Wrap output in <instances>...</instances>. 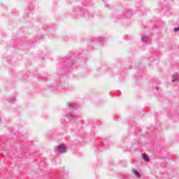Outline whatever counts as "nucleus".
<instances>
[{"label":"nucleus","instance_id":"f257e3e1","mask_svg":"<svg viewBox=\"0 0 179 179\" xmlns=\"http://www.w3.org/2000/svg\"><path fill=\"white\" fill-rule=\"evenodd\" d=\"M57 152H59V153H65V152H66V147H65L64 145H59Z\"/></svg>","mask_w":179,"mask_h":179},{"label":"nucleus","instance_id":"f03ea898","mask_svg":"<svg viewBox=\"0 0 179 179\" xmlns=\"http://www.w3.org/2000/svg\"><path fill=\"white\" fill-rule=\"evenodd\" d=\"M178 80V74H174L172 77V82H177Z\"/></svg>","mask_w":179,"mask_h":179},{"label":"nucleus","instance_id":"7ed1b4c3","mask_svg":"<svg viewBox=\"0 0 179 179\" xmlns=\"http://www.w3.org/2000/svg\"><path fill=\"white\" fill-rule=\"evenodd\" d=\"M133 172L136 177H137L138 178L141 177V173H139V172H138L137 171L133 170Z\"/></svg>","mask_w":179,"mask_h":179},{"label":"nucleus","instance_id":"20e7f679","mask_svg":"<svg viewBox=\"0 0 179 179\" xmlns=\"http://www.w3.org/2000/svg\"><path fill=\"white\" fill-rule=\"evenodd\" d=\"M142 158L143 159V160L145 162H149V157H148V155H144L142 156Z\"/></svg>","mask_w":179,"mask_h":179},{"label":"nucleus","instance_id":"39448f33","mask_svg":"<svg viewBox=\"0 0 179 179\" xmlns=\"http://www.w3.org/2000/svg\"><path fill=\"white\" fill-rule=\"evenodd\" d=\"M175 31H179V27L178 28L174 29Z\"/></svg>","mask_w":179,"mask_h":179},{"label":"nucleus","instance_id":"423d86ee","mask_svg":"<svg viewBox=\"0 0 179 179\" xmlns=\"http://www.w3.org/2000/svg\"><path fill=\"white\" fill-rule=\"evenodd\" d=\"M142 41H146V37H143V38H142Z\"/></svg>","mask_w":179,"mask_h":179},{"label":"nucleus","instance_id":"0eeeda50","mask_svg":"<svg viewBox=\"0 0 179 179\" xmlns=\"http://www.w3.org/2000/svg\"><path fill=\"white\" fill-rule=\"evenodd\" d=\"M69 107H75V105H71V104H69Z\"/></svg>","mask_w":179,"mask_h":179}]
</instances>
